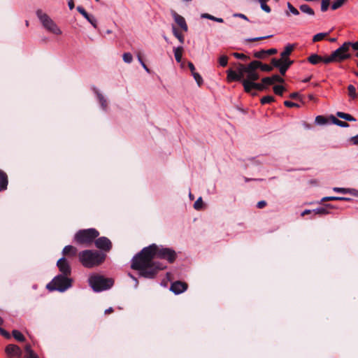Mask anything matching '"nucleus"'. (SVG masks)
Wrapping results in <instances>:
<instances>
[{"instance_id": "obj_1", "label": "nucleus", "mask_w": 358, "mask_h": 358, "mask_svg": "<svg viewBox=\"0 0 358 358\" xmlns=\"http://www.w3.org/2000/svg\"><path fill=\"white\" fill-rule=\"evenodd\" d=\"M166 260L172 264L177 258L176 251L170 248L152 243L143 248L135 255L131 262V268L138 271L140 277L153 279L157 273L166 268L164 264L155 259Z\"/></svg>"}, {"instance_id": "obj_2", "label": "nucleus", "mask_w": 358, "mask_h": 358, "mask_svg": "<svg viewBox=\"0 0 358 358\" xmlns=\"http://www.w3.org/2000/svg\"><path fill=\"white\" fill-rule=\"evenodd\" d=\"M78 258L84 267L90 268L100 265L106 255L97 250H86L79 252Z\"/></svg>"}, {"instance_id": "obj_3", "label": "nucleus", "mask_w": 358, "mask_h": 358, "mask_svg": "<svg viewBox=\"0 0 358 358\" xmlns=\"http://www.w3.org/2000/svg\"><path fill=\"white\" fill-rule=\"evenodd\" d=\"M89 285L92 289L99 292L110 289L114 283L112 278H105L99 274H94L90 276L88 279Z\"/></svg>"}, {"instance_id": "obj_4", "label": "nucleus", "mask_w": 358, "mask_h": 358, "mask_svg": "<svg viewBox=\"0 0 358 358\" xmlns=\"http://www.w3.org/2000/svg\"><path fill=\"white\" fill-rule=\"evenodd\" d=\"M72 281L69 276L57 275L47 285L46 288L50 291L63 292L72 286Z\"/></svg>"}, {"instance_id": "obj_5", "label": "nucleus", "mask_w": 358, "mask_h": 358, "mask_svg": "<svg viewBox=\"0 0 358 358\" xmlns=\"http://www.w3.org/2000/svg\"><path fill=\"white\" fill-rule=\"evenodd\" d=\"M99 235V232L94 229L79 230L74 236V241L78 244L90 245Z\"/></svg>"}, {"instance_id": "obj_6", "label": "nucleus", "mask_w": 358, "mask_h": 358, "mask_svg": "<svg viewBox=\"0 0 358 358\" xmlns=\"http://www.w3.org/2000/svg\"><path fill=\"white\" fill-rule=\"evenodd\" d=\"M36 15L47 31L56 35L62 34L61 29L46 13L38 9L36 10Z\"/></svg>"}, {"instance_id": "obj_7", "label": "nucleus", "mask_w": 358, "mask_h": 358, "mask_svg": "<svg viewBox=\"0 0 358 358\" xmlns=\"http://www.w3.org/2000/svg\"><path fill=\"white\" fill-rule=\"evenodd\" d=\"M333 56L335 58L336 62H341L345 59L351 58L352 55L349 53L348 48L345 42L341 45L338 49L332 52Z\"/></svg>"}, {"instance_id": "obj_8", "label": "nucleus", "mask_w": 358, "mask_h": 358, "mask_svg": "<svg viewBox=\"0 0 358 358\" xmlns=\"http://www.w3.org/2000/svg\"><path fill=\"white\" fill-rule=\"evenodd\" d=\"M259 63L256 62H251L249 64H248L247 71H246V78L244 80H248L251 82H254L257 80L259 78V73L257 72V64Z\"/></svg>"}, {"instance_id": "obj_9", "label": "nucleus", "mask_w": 358, "mask_h": 358, "mask_svg": "<svg viewBox=\"0 0 358 358\" xmlns=\"http://www.w3.org/2000/svg\"><path fill=\"white\" fill-rule=\"evenodd\" d=\"M57 266L61 272L60 275H64L65 276H69L71 275V268L65 257H63L60 258L57 262Z\"/></svg>"}, {"instance_id": "obj_10", "label": "nucleus", "mask_w": 358, "mask_h": 358, "mask_svg": "<svg viewBox=\"0 0 358 358\" xmlns=\"http://www.w3.org/2000/svg\"><path fill=\"white\" fill-rule=\"evenodd\" d=\"M94 243L97 248L105 252H108L112 248L111 241L107 237L105 236L98 238L94 241Z\"/></svg>"}, {"instance_id": "obj_11", "label": "nucleus", "mask_w": 358, "mask_h": 358, "mask_svg": "<svg viewBox=\"0 0 358 358\" xmlns=\"http://www.w3.org/2000/svg\"><path fill=\"white\" fill-rule=\"evenodd\" d=\"M5 352L10 357H22V352L20 347L14 344H9L5 348Z\"/></svg>"}, {"instance_id": "obj_12", "label": "nucleus", "mask_w": 358, "mask_h": 358, "mask_svg": "<svg viewBox=\"0 0 358 358\" xmlns=\"http://www.w3.org/2000/svg\"><path fill=\"white\" fill-rule=\"evenodd\" d=\"M187 289V285L181 281H176L171 285L170 290L176 294H180Z\"/></svg>"}, {"instance_id": "obj_13", "label": "nucleus", "mask_w": 358, "mask_h": 358, "mask_svg": "<svg viewBox=\"0 0 358 358\" xmlns=\"http://www.w3.org/2000/svg\"><path fill=\"white\" fill-rule=\"evenodd\" d=\"M171 15L175 22L184 31H187L188 27L185 18L180 15L178 14L175 10H171Z\"/></svg>"}, {"instance_id": "obj_14", "label": "nucleus", "mask_w": 358, "mask_h": 358, "mask_svg": "<svg viewBox=\"0 0 358 358\" xmlns=\"http://www.w3.org/2000/svg\"><path fill=\"white\" fill-rule=\"evenodd\" d=\"M77 10L93 26L94 28H97V20L96 19L87 13L85 8L82 6H78Z\"/></svg>"}, {"instance_id": "obj_15", "label": "nucleus", "mask_w": 358, "mask_h": 358, "mask_svg": "<svg viewBox=\"0 0 358 358\" xmlns=\"http://www.w3.org/2000/svg\"><path fill=\"white\" fill-rule=\"evenodd\" d=\"M92 90L94 93L96 95L97 99L101 105V109L104 111H106L108 109V103L106 99L96 87H93Z\"/></svg>"}, {"instance_id": "obj_16", "label": "nucleus", "mask_w": 358, "mask_h": 358, "mask_svg": "<svg viewBox=\"0 0 358 358\" xmlns=\"http://www.w3.org/2000/svg\"><path fill=\"white\" fill-rule=\"evenodd\" d=\"M8 178L6 172L0 169V192L7 189Z\"/></svg>"}, {"instance_id": "obj_17", "label": "nucleus", "mask_w": 358, "mask_h": 358, "mask_svg": "<svg viewBox=\"0 0 358 358\" xmlns=\"http://www.w3.org/2000/svg\"><path fill=\"white\" fill-rule=\"evenodd\" d=\"M293 63H294V61L291 60L289 59H282L281 65H280V69H279L280 73L282 76H285L286 71L290 67V66L292 64H293Z\"/></svg>"}, {"instance_id": "obj_18", "label": "nucleus", "mask_w": 358, "mask_h": 358, "mask_svg": "<svg viewBox=\"0 0 358 358\" xmlns=\"http://www.w3.org/2000/svg\"><path fill=\"white\" fill-rule=\"evenodd\" d=\"M227 80L229 82L232 81H242L241 76L240 74H237L236 71L232 70L231 69H229L227 71Z\"/></svg>"}, {"instance_id": "obj_19", "label": "nucleus", "mask_w": 358, "mask_h": 358, "mask_svg": "<svg viewBox=\"0 0 358 358\" xmlns=\"http://www.w3.org/2000/svg\"><path fill=\"white\" fill-rule=\"evenodd\" d=\"M296 44H287L284 50L280 53L282 59H289L288 57L290 55L293 50L294 49Z\"/></svg>"}, {"instance_id": "obj_20", "label": "nucleus", "mask_w": 358, "mask_h": 358, "mask_svg": "<svg viewBox=\"0 0 358 358\" xmlns=\"http://www.w3.org/2000/svg\"><path fill=\"white\" fill-rule=\"evenodd\" d=\"M24 351L25 353L22 358H38L37 355L31 350L30 345H25Z\"/></svg>"}, {"instance_id": "obj_21", "label": "nucleus", "mask_w": 358, "mask_h": 358, "mask_svg": "<svg viewBox=\"0 0 358 358\" xmlns=\"http://www.w3.org/2000/svg\"><path fill=\"white\" fill-rule=\"evenodd\" d=\"M64 255L75 256L77 253V249L72 245H66L62 250Z\"/></svg>"}, {"instance_id": "obj_22", "label": "nucleus", "mask_w": 358, "mask_h": 358, "mask_svg": "<svg viewBox=\"0 0 358 358\" xmlns=\"http://www.w3.org/2000/svg\"><path fill=\"white\" fill-rule=\"evenodd\" d=\"M173 52H174V57H175L176 61L178 63H180L182 60L183 48L182 46H178L177 48H174Z\"/></svg>"}, {"instance_id": "obj_23", "label": "nucleus", "mask_w": 358, "mask_h": 358, "mask_svg": "<svg viewBox=\"0 0 358 358\" xmlns=\"http://www.w3.org/2000/svg\"><path fill=\"white\" fill-rule=\"evenodd\" d=\"M307 59L312 64H317L319 62L322 61L323 57L317 54H312L308 57Z\"/></svg>"}, {"instance_id": "obj_24", "label": "nucleus", "mask_w": 358, "mask_h": 358, "mask_svg": "<svg viewBox=\"0 0 358 358\" xmlns=\"http://www.w3.org/2000/svg\"><path fill=\"white\" fill-rule=\"evenodd\" d=\"M241 83L243 85L245 92H246L247 93H251L252 90L254 89V86L252 85L253 82H251L248 80L243 79Z\"/></svg>"}, {"instance_id": "obj_25", "label": "nucleus", "mask_w": 358, "mask_h": 358, "mask_svg": "<svg viewBox=\"0 0 358 358\" xmlns=\"http://www.w3.org/2000/svg\"><path fill=\"white\" fill-rule=\"evenodd\" d=\"M348 96L352 99H356L358 96L356 87L353 85H349L348 86Z\"/></svg>"}, {"instance_id": "obj_26", "label": "nucleus", "mask_w": 358, "mask_h": 358, "mask_svg": "<svg viewBox=\"0 0 358 358\" xmlns=\"http://www.w3.org/2000/svg\"><path fill=\"white\" fill-rule=\"evenodd\" d=\"M336 115L338 117L342 118V119L345 120L349 122H355L356 121V119L352 115H351L350 114H348V113H345L343 112H337Z\"/></svg>"}, {"instance_id": "obj_27", "label": "nucleus", "mask_w": 358, "mask_h": 358, "mask_svg": "<svg viewBox=\"0 0 358 358\" xmlns=\"http://www.w3.org/2000/svg\"><path fill=\"white\" fill-rule=\"evenodd\" d=\"M330 119L331 120L332 123L337 126H339V127H343V128H346V127H349V124L347 122L338 120L334 115H331Z\"/></svg>"}, {"instance_id": "obj_28", "label": "nucleus", "mask_w": 358, "mask_h": 358, "mask_svg": "<svg viewBox=\"0 0 358 358\" xmlns=\"http://www.w3.org/2000/svg\"><path fill=\"white\" fill-rule=\"evenodd\" d=\"M253 62H256L259 63L258 64H257V69L258 68H259L262 71H265V72H270L273 69V67L271 66L270 65L266 64H263L258 60H254Z\"/></svg>"}, {"instance_id": "obj_29", "label": "nucleus", "mask_w": 358, "mask_h": 358, "mask_svg": "<svg viewBox=\"0 0 358 358\" xmlns=\"http://www.w3.org/2000/svg\"><path fill=\"white\" fill-rule=\"evenodd\" d=\"M299 9L302 13H306L309 15L313 16L315 15L314 10L307 4H302L299 6Z\"/></svg>"}, {"instance_id": "obj_30", "label": "nucleus", "mask_w": 358, "mask_h": 358, "mask_svg": "<svg viewBox=\"0 0 358 358\" xmlns=\"http://www.w3.org/2000/svg\"><path fill=\"white\" fill-rule=\"evenodd\" d=\"M350 198L348 197H343V196H325L323 197L321 200V201H350Z\"/></svg>"}, {"instance_id": "obj_31", "label": "nucleus", "mask_w": 358, "mask_h": 358, "mask_svg": "<svg viewBox=\"0 0 358 358\" xmlns=\"http://www.w3.org/2000/svg\"><path fill=\"white\" fill-rule=\"evenodd\" d=\"M201 18H205V19H208V20H213V21H215V22H220V23L224 22V20L222 18L215 17V16L211 15H210L208 13H203V14H201Z\"/></svg>"}, {"instance_id": "obj_32", "label": "nucleus", "mask_w": 358, "mask_h": 358, "mask_svg": "<svg viewBox=\"0 0 358 358\" xmlns=\"http://www.w3.org/2000/svg\"><path fill=\"white\" fill-rule=\"evenodd\" d=\"M13 336L14 338L20 342H24L25 341V337L24 335L18 330H13L12 331Z\"/></svg>"}, {"instance_id": "obj_33", "label": "nucleus", "mask_w": 358, "mask_h": 358, "mask_svg": "<svg viewBox=\"0 0 358 358\" xmlns=\"http://www.w3.org/2000/svg\"><path fill=\"white\" fill-rule=\"evenodd\" d=\"M248 65L245 66L243 64L239 63L238 64L237 68V74H240L241 76V78L244 79V74L246 73Z\"/></svg>"}, {"instance_id": "obj_34", "label": "nucleus", "mask_w": 358, "mask_h": 358, "mask_svg": "<svg viewBox=\"0 0 358 358\" xmlns=\"http://www.w3.org/2000/svg\"><path fill=\"white\" fill-rule=\"evenodd\" d=\"M172 31L175 37H176L181 43H183L185 41L183 35L180 34L177 28L173 25L172 26Z\"/></svg>"}, {"instance_id": "obj_35", "label": "nucleus", "mask_w": 358, "mask_h": 358, "mask_svg": "<svg viewBox=\"0 0 358 358\" xmlns=\"http://www.w3.org/2000/svg\"><path fill=\"white\" fill-rule=\"evenodd\" d=\"M315 215H324L329 213V211L324 207H320L313 210Z\"/></svg>"}, {"instance_id": "obj_36", "label": "nucleus", "mask_w": 358, "mask_h": 358, "mask_svg": "<svg viewBox=\"0 0 358 358\" xmlns=\"http://www.w3.org/2000/svg\"><path fill=\"white\" fill-rule=\"evenodd\" d=\"M348 0H336L331 4V8L332 10H336V9L339 8L340 7H341L345 3V2H346Z\"/></svg>"}, {"instance_id": "obj_37", "label": "nucleus", "mask_w": 358, "mask_h": 358, "mask_svg": "<svg viewBox=\"0 0 358 358\" xmlns=\"http://www.w3.org/2000/svg\"><path fill=\"white\" fill-rule=\"evenodd\" d=\"M329 34V33H327V32H321V33H318L317 34H315L313 38V42H317V41H322L323 38H324V37H326L327 35Z\"/></svg>"}, {"instance_id": "obj_38", "label": "nucleus", "mask_w": 358, "mask_h": 358, "mask_svg": "<svg viewBox=\"0 0 358 358\" xmlns=\"http://www.w3.org/2000/svg\"><path fill=\"white\" fill-rule=\"evenodd\" d=\"M285 90V89L282 85H275L273 87L274 93L279 96H282Z\"/></svg>"}, {"instance_id": "obj_39", "label": "nucleus", "mask_w": 358, "mask_h": 358, "mask_svg": "<svg viewBox=\"0 0 358 358\" xmlns=\"http://www.w3.org/2000/svg\"><path fill=\"white\" fill-rule=\"evenodd\" d=\"M192 76L194 77L195 81L196 82V83L198 84L199 86H201L202 84H203V78L202 77L200 76L199 73H196V72H194L192 73Z\"/></svg>"}, {"instance_id": "obj_40", "label": "nucleus", "mask_w": 358, "mask_h": 358, "mask_svg": "<svg viewBox=\"0 0 358 358\" xmlns=\"http://www.w3.org/2000/svg\"><path fill=\"white\" fill-rule=\"evenodd\" d=\"M274 101H275V99L273 96H265L261 99V103L264 105V104H266V103H270Z\"/></svg>"}, {"instance_id": "obj_41", "label": "nucleus", "mask_w": 358, "mask_h": 358, "mask_svg": "<svg viewBox=\"0 0 358 358\" xmlns=\"http://www.w3.org/2000/svg\"><path fill=\"white\" fill-rule=\"evenodd\" d=\"M122 59L125 63L130 64L133 60V57L130 52H124L122 55Z\"/></svg>"}, {"instance_id": "obj_42", "label": "nucleus", "mask_w": 358, "mask_h": 358, "mask_svg": "<svg viewBox=\"0 0 358 358\" xmlns=\"http://www.w3.org/2000/svg\"><path fill=\"white\" fill-rule=\"evenodd\" d=\"M219 64L221 66L224 67L228 64V57L226 55H222L219 58Z\"/></svg>"}, {"instance_id": "obj_43", "label": "nucleus", "mask_w": 358, "mask_h": 358, "mask_svg": "<svg viewBox=\"0 0 358 358\" xmlns=\"http://www.w3.org/2000/svg\"><path fill=\"white\" fill-rule=\"evenodd\" d=\"M254 57L257 59H264L266 57V50H262L260 51L255 52L254 53Z\"/></svg>"}, {"instance_id": "obj_44", "label": "nucleus", "mask_w": 358, "mask_h": 358, "mask_svg": "<svg viewBox=\"0 0 358 358\" xmlns=\"http://www.w3.org/2000/svg\"><path fill=\"white\" fill-rule=\"evenodd\" d=\"M348 50H350V48H352L354 50L358 51V41L352 43L350 41L345 42Z\"/></svg>"}, {"instance_id": "obj_45", "label": "nucleus", "mask_w": 358, "mask_h": 358, "mask_svg": "<svg viewBox=\"0 0 358 358\" xmlns=\"http://www.w3.org/2000/svg\"><path fill=\"white\" fill-rule=\"evenodd\" d=\"M330 0H322L321 2V10L325 12L327 10L329 6Z\"/></svg>"}, {"instance_id": "obj_46", "label": "nucleus", "mask_w": 358, "mask_h": 358, "mask_svg": "<svg viewBox=\"0 0 358 358\" xmlns=\"http://www.w3.org/2000/svg\"><path fill=\"white\" fill-rule=\"evenodd\" d=\"M252 85L254 86V89L258 91H263L266 88L262 82V83H257L254 81Z\"/></svg>"}, {"instance_id": "obj_47", "label": "nucleus", "mask_w": 358, "mask_h": 358, "mask_svg": "<svg viewBox=\"0 0 358 358\" xmlns=\"http://www.w3.org/2000/svg\"><path fill=\"white\" fill-rule=\"evenodd\" d=\"M287 8L289 10V12L291 13H292L293 15H299V10L294 8L292 3H290L289 2L287 3Z\"/></svg>"}, {"instance_id": "obj_48", "label": "nucleus", "mask_w": 358, "mask_h": 358, "mask_svg": "<svg viewBox=\"0 0 358 358\" xmlns=\"http://www.w3.org/2000/svg\"><path fill=\"white\" fill-rule=\"evenodd\" d=\"M282 61V58L280 59H276V58H272L271 64L273 65V66L280 69Z\"/></svg>"}, {"instance_id": "obj_49", "label": "nucleus", "mask_w": 358, "mask_h": 358, "mask_svg": "<svg viewBox=\"0 0 358 358\" xmlns=\"http://www.w3.org/2000/svg\"><path fill=\"white\" fill-rule=\"evenodd\" d=\"M261 8L267 13L271 12V8L266 4V1H261L259 2Z\"/></svg>"}, {"instance_id": "obj_50", "label": "nucleus", "mask_w": 358, "mask_h": 358, "mask_svg": "<svg viewBox=\"0 0 358 358\" xmlns=\"http://www.w3.org/2000/svg\"><path fill=\"white\" fill-rule=\"evenodd\" d=\"M271 77V79L273 80V83H274L275 82L282 83L285 82V80L282 78H281L280 76L277 75V74L273 75Z\"/></svg>"}, {"instance_id": "obj_51", "label": "nucleus", "mask_w": 358, "mask_h": 358, "mask_svg": "<svg viewBox=\"0 0 358 358\" xmlns=\"http://www.w3.org/2000/svg\"><path fill=\"white\" fill-rule=\"evenodd\" d=\"M232 55L236 58V59H242V60H245L247 59L248 57L247 55L243 54V53H238V52H234L232 54Z\"/></svg>"}, {"instance_id": "obj_52", "label": "nucleus", "mask_w": 358, "mask_h": 358, "mask_svg": "<svg viewBox=\"0 0 358 358\" xmlns=\"http://www.w3.org/2000/svg\"><path fill=\"white\" fill-rule=\"evenodd\" d=\"M315 122L318 124H324L327 122V120L324 116L318 115L315 118Z\"/></svg>"}, {"instance_id": "obj_53", "label": "nucleus", "mask_w": 358, "mask_h": 358, "mask_svg": "<svg viewBox=\"0 0 358 358\" xmlns=\"http://www.w3.org/2000/svg\"><path fill=\"white\" fill-rule=\"evenodd\" d=\"M203 204L201 197H199L194 203V208L196 210H199L201 208Z\"/></svg>"}, {"instance_id": "obj_54", "label": "nucleus", "mask_w": 358, "mask_h": 358, "mask_svg": "<svg viewBox=\"0 0 358 358\" xmlns=\"http://www.w3.org/2000/svg\"><path fill=\"white\" fill-rule=\"evenodd\" d=\"M262 82L264 83V85L266 87V85H273V80L271 79V77H265L262 79Z\"/></svg>"}, {"instance_id": "obj_55", "label": "nucleus", "mask_w": 358, "mask_h": 358, "mask_svg": "<svg viewBox=\"0 0 358 358\" xmlns=\"http://www.w3.org/2000/svg\"><path fill=\"white\" fill-rule=\"evenodd\" d=\"M272 36H273V35H268V36H265L251 38L247 39V41H260V40H263V39H266V38H271Z\"/></svg>"}, {"instance_id": "obj_56", "label": "nucleus", "mask_w": 358, "mask_h": 358, "mask_svg": "<svg viewBox=\"0 0 358 358\" xmlns=\"http://www.w3.org/2000/svg\"><path fill=\"white\" fill-rule=\"evenodd\" d=\"M322 62H324L325 64H328V63H330V62H335V58L333 56L332 53L331 54L330 56H329L327 57H323V59H322Z\"/></svg>"}, {"instance_id": "obj_57", "label": "nucleus", "mask_w": 358, "mask_h": 358, "mask_svg": "<svg viewBox=\"0 0 358 358\" xmlns=\"http://www.w3.org/2000/svg\"><path fill=\"white\" fill-rule=\"evenodd\" d=\"M284 105L287 107H289V108H292V107H297L299 108V105L296 103H294V102H292L290 101H284Z\"/></svg>"}, {"instance_id": "obj_58", "label": "nucleus", "mask_w": 358, "mask_h": 358, "mask_svg": "<svg viewBox=\"0 0 358 358\" xmlns=\"http://www.w3.org/2000/svg\"><path fill=\"white\" fill-rule=\"evenodd\" d=\"M333 190L336 192L345 194L348 192V189L343 187H334Z\"/></svg>"}, {"instance_id": "obj_59", "label": "nucleus", "mask_w": 358, "mask_h": 358, "mask_svg": "<svg viewBox=\"0 0 358 358\" xmlns=\"http://www.w3.org/2000/svg\"><path fill=\"white\" fill-rule=\"evenodd\" d=\"M233 17H239V18L243 19L246 21H249L248 17L243 13H234Z\"/></svg>"}, {"instance_id": "obj_60", "label": "nucleus", "mask_w": 358, "mask_h": 358, "mask_svg": "<svg viewBox=\"0 0 358 358\" xmlns=\"http://www.w3.org/2000/svg\"><path fill=\"white\" fill-rule=\"evenodd\" d=\"M278 52L277 49L271 48L266 50V55H272L276 54Z\"/></svg>"}, {"instance_id": "obj_61", "label": "nucleus", "mask_w": 358, "mask_h": 358, "mask_svg": "<svg viewBox=\"0 0 358 358\" xmlns=\"http://www.w3.org/2000/svg\"><path fill=\"white\" fill-rule=\"evenodd\" d=\"M266 202L265 201H260L257 203V207L258 208H264V206H266Z\"/></svg>"}, {"instance_id": "obj_62", "label": "nucleus", "mask_w": 358, "mask_h": 358, "mask_svg": "<svg viewBox=\"0 0 358 358\" xmlns=\"http://www.w3.org/2000/svg\"><path fill=\"white\" fill-rule=\"evenodd\" d=\"M291 99H296L300 98V94L298 92H293L289 94Z\"/></svg>"}, {"instance_id": "obj_63", "label": "nucleus", "mask_w": 358, "mask_h": 358, "mask_svg": "<svg viewBox=\"0 0 358 358\" xmlns=\"http://www.w3.org/2000/svg\"><path fill=\"white\" fill-rule=\"evenodd\" d=\"M351 142L354 145H358V134L355 136H353L350 138Z\"/></svg>"}, {"instance_id": "obj_64", "label": "nucleus", "mask_w": 358, "mask_h": 358, "mask_svg": "<svg viewBox=\"0 0 358 358\" xmlns=\"http://www.w3.org/2000/svg\"><path fill=\"white\" fill-rule=\"evenodd\" d=\"M188 67H189V70L191 71L192 73L195 72V67H194V65L193 64V63L189 62H188Z\"/></svg>"}]
</instances>
